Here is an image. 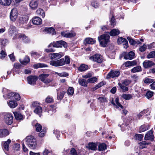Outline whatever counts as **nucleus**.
Here are the masks:
<instances>
[{"mask_svg":"<svg viewBox=\"0 0 155 155\" xmlns=\"http://www.w3.org/2000/svg\"><path fill=\"white\" fill-rule=\"evenodd\" d=\"M8 134L9 132L8 130L5 129L0 130V137H5Z\"/></svg>","mask_w":155,"mask_h":155,"instance_id":"obj_20","label":"nucleus"},{"mask_svg":"<svg viewBox=\"0 0 155 155\" xmlns=\"http://www.w3.org/2000/svg\"><path fill=\"white\" fill-rule=\"evenodd\" d=\"M26 144L30 148L35 149L37 146L36 139L32 136H28L25 138Z\"/></svg>","mask_w":155,"mask_h":155,"instance_id":"obj_2","label":"nucleus"},{"mask_svg":"<svg viewBox=\"0 0 155 155\" xmlns=\"http://www.w3.org/2000/svg\"><path fill=\"white\" fill-rule=\"evenodd\" d=\"M70 59L68 56H65L64 61V65L65 64H68L70 63Z\"/></svg>","mask_w":155,"mask_h":155,"instance_id":"obj_52","label":"nucleus"},{"mask_svg":"<svg viewBox=\"0 0 155 155\" xmlns=\"http://www.w3.org/2000/svg\"><path fill=\"white\" fill-rule=\"evenodd\" d=\"M74 93V89L73 87H70L68 89L67 93L68 95H72Z\"/></svg>","mask_w":155,"mask_h":155,"instance_id":"obj_48","label":"nucleus"},{"mask_svg":"<svg viewBox=\"0 0 155 155\" xmlns=\"http://www.w3.org/2000/svg\"><path fill=\"white\" fill-rule=\"evenodd\" d=\"M98 99L100 101L101 103H105L107 101L106 98L104 97H99L98 98Z\"/></svg>","mask_w":155,"mask_h":155,"instance_id":"obj_60","label":"nucleus"},{"mask_svg":"<svg viewBox=\"0 0 155 155\" xmlns=\"http://www.w3.org/2000/svg\"><path fill=\"white\" fill-rule=\"evenodd\" d=\"M49 74H42L39 76L38 78L39 80L44 83L47 84L50 83L51 81L48 79L47 78L49 76Z\"/></svg>","mask_w":155,"mask_h":155,"instance_id":"obj_5","label":"nucleus"},{"mask_svg":"<svg viewBox=\"0 0 155 155\" xmlns=\"http://www.w3.org/2000/svg\"><path fill=\"white\" fill-rule=\"evenodd\" d=\"M97 80V79L96 77H94L88 79L87 81L89 83H94L96 82Z\"/></svg>","mask_w":155,"mask_h":155,"instance_id":"obj_49","label":"nucleus"},{"mask_svg":"<svg viewBox=\"0 0 155 155\" xmlns=\"http://www.w3.org/2000/svg\"><path fill=\"white\" fill-rule=\"evenodd\" d=\"M8 42V40L6 39H1L0 41V45H1V49L3 48L5 45Z\"/></svg>","mask_w":155,"mask_h":155,"instance_id":"obj_43","label":"nucleus"},{"mask_svg":"<svg viewBox=\"0 0 155 155\" xmlns=\"http://www.w3.org/2000/svg\"><path fill=\"white\" fill-rule=\"evenodd\" d=\"M11 3V0H0V3L4 5H9Z\"/></svg>","mask_w":155,"mask_h":155,"instance_id":"obj_30","label":"nucleus"},{"mask_svg":"<svg viewBox=\"0 0 155 155\" xmlns=\"http://www.w3.org/2000/svg\"><path fill=\"white\" fill-rule=\"evenodd\" d=\"M17 38L22 39L23 41L25 43H28L30 41L29 39L27 37L22 34H18Z\"/></svg>","mask_w":155,"mask_h":155,"instance_id":"obj_17","label":"nucleus"},{"mask_svg":"<svg viewBox=\"0 0 155 155\" xmlns=\"http://www.w3.org/2000/svg\"><path fill=\"white\" fill-rule=\"evenodd\" d=\"M90 59L98 63H101L103 61L102 56L99 54H95L90 57Z\"/></svg>","mask_w":155,"mask_h":155,"instance_id":"obj_4","label":"nucleus"},{"mask_svg":"<svg viewBox=\"0 0 155 155\" xmlns=\"http://www.w3.org/2000/svg\"><path fill=\"white\" fill-rule=\"evenodd\" d=\"M32 21L34 25H40L41 23L42 20L39 17H35L32 19Z\"/></svg>","mask_w":155,"mask_h":155,"instance_id":"obj_18","label":"nucleus"},{"mask_svg":"<svg viewBox=\"0 0 155 155\" xmlns=\"http://www.w3.org/2000/svg\"><path fill=\"white\" fill-rule=\"evenodd\" d=\"M44 31H46L48 33L51 34L52 35L55 34L56 32L55 30L52 27L45 28Z\"/></svg>","mask_w":155,"mask_h":155,"instance_id":"obj_26","label":"nucleus"},{"mask_svg":"<svg viewBox=\"0 0 155 155\" xmlns=\"http://www.w3.org/2000/svg\"><path fill=\"white\" fill-rule=\"evenodd\" d=\"M5 121L8 125L11 124L13 122V117L11 114H6L4 116Z\"/></svg>","mask_w":155,"mask_h":155,"instance_id":"obj_7","label":"nucleus"},{"mask_svg":"<svg viewBox=\"0 0 155 155\" xmlns=\"http://www.w3.org/2000/svg\"><path fill=\"white\" fill-rule=\"evenodd\" d=\"M153 92L151 91H148L146 93V96L149 99L153 95Z\"/></svg>","mask_w":155,"mask_h":155,"instance_id":"obj_54","label":"nucleus"},{"mask_svg":"<svg viewBox=\"0 0 155 155\" xmlns=\"http://www.w3.org/2000/svg\"><path fill=\"white\" fill-rule=\"evenodd\" d=\"M88 69V66L87 65L82 64L78 68V71L82 72Z\"/></svg>","mask_w":155,"mask_h":155,"instance_id":"obj_28","label":"nucleus"},{"mask_svg":"<svg viewBox=\"0 0 155 155\" xmlns=\"http://www.w3.org/2000/svg\"><path fill=\"white\" fill-rule=\"evenodd\" d=\"M53 99L52 97H48L46 99V102L48 103H50L53 101Z\"/></svg>","mask_w":155,"mask_h":155,"instance_id":"obj_62","label":"nucleus"},{"mask_svg":"<svg viewBox=\"0 0 155 155\" xmlns=\"http://www.w3.org/2000/svg\"><path fill=\"white\" fill-rule=\"evenodd\" d=\"M142 71L141 68L140 66H137L134 67L131 70V72L135 73L141 71Z\"/></svg>","mask_w":155,"mask_h":155,"instance_id":"obj_34","label":"nucleus"},{"mask_svg":"<svg viewBox=\"0 0 155 155\" xmlns=\"http://www.w3.org/2000/svg\"><path fill=\"white\" fill-rule=\"evenodd\" d=\"M10 18L12 21H15L18 17V12L16 8L12 9L10 13Z\"/></svg>","mask_w":155,"mask_h":155,"instance_id":"obj_9","label":"nucleus"},{"mask_svg":"<svg viewBox=\"0 0 155 155\" xmlns=\"http://www.w3.org/2000/svg\"><path fill=\"white\" fill-rule=\"evenodd\" d=\"M47 67V65L41 63H37L34 64L33 65L34 68L35 69H37L39 68H45Z\"/></svg>","mask_w":155,"mask_h":155,"instance_id":"obj_27","label":"nucleus"},{"mask_svg":"<svg viewBox=\"0 0 155 155\" xmlns=\"http://www.w3.org/2000/svg\"><path fill=\"white\" fill-rule=\"evenodd\" d=\"M79 84L82 86L87 87V81L84 79H80L78 80Z\"/></svg>","mask_w":155,"mask_h":155,"instance_id":"obj_33","label":"nucleus"},{"mask_svg":"<svg viewBox=\"0 0 155 155\" xmlns=\"http://www.w3.org/2000/svg\"><path fill=\"white\" fill-rule=\"evenodd\" d=\"M127 40L122 37H120L117 40V43L118 45L121 44L127 41Z\"/></svg>","mask_w":155,"mask_h":155,"instance_id":"obj_47","label":"nucleus"},{"mask_svg":"<svg viewBox=\"0 0 155 155\" xmlns=\"http://www.w3.org/2000/svg\"><path fill=\"white\" fill-rule=\"evenodd\" d=\"M8 97L16 101H19L21 97L19 94L16 93H11L8 94Z\"/></svg>","mask_w":155,"mask_h":155,"instance_id":"obj_13","label":"nucleus"},{"mask_svg":"<svg viewBox=\"0 0 155 155\" xmlns=\"http://www.w3.org/2000/svg\"><path fill=\"white\" fill-rule=\"evenodd\" d=\"M147 57L148 59L154 58H155V51H152L149 53L147 55Z\"/></svg>","mask_w":155,"mask_h":155,"instance_id":"obj_44","label":"nucleus"},{"mask_svg":"<svg viewBox=\"0 0 155 155\" xmlns=\"http://www.w3.org/2000/svg\"><path fill=\"white\" fill-rule=\"evenodd\" d=\"M106 149V145L104 143L100 144L98 146L99 151H102Z\"/></svg>","mask_w":155,"mask_h":155,"instance_id":"obj_42","label":"nucleus"},{"mask_svg":"<svg viewBox=\"0 0 155 155\" xmlns=\"http://www.w3.org/2000/svg\"><path fill=\"white\" fill-rule=\"evenodd\" d=\"M144 139L145 140H150L151 141H153L154 140V135L153 131L150 130L148 131L145 135Z\"/></svg>","mask_w":155,"mask_h":155,"instance_id":"obj_11","label":"nucleus"},{"mask_svg":"<svg viewBox=\"0 0 155 155\" xmlns=\"http://www.w3.org/2000/svg\"><path fill=\"white\" fill-rule=\"evenodd\" d=\"M28 83L31 85H34L36 84L38 79L37 77L35 76H30L27 78Z\"/></svg>","mask_w":155,"mask_h":155,"instance_id":"obj_10","label":"nucleus"},{"mask_svg":"<svg viewBox=\"0 0 155 155\" xmlns=\"http://www.w3.org/2000/svg\"><path fill=\"white\" fill-rule=\"evenodd\" d=\"M46 132V130L45 129L43 128L42 130L39 133V136L40 137H43L44 136Z\"/></svg>","mask_w":155,"mask_h":155,"instance_id":"obj_59","label":"nucleus"},{"mask_svg":"<svg viewBox=\"0 0 155 155\" xmlns=\"http://www.w3.org/2000/svg\"><path fill=\"white\" fill-rule=\"evenodd\" d=\"M36 130L37 131L39 132L41 131L42 129V126L39 124H36L35 125Z\"/></svg>","mask_w":155,"mask_h":155,"instance_id":"obj_51","label":"nucleus"},{"mask_svg":"<svg viewBox=\"0 0 155 155\" xmlns=\"http://www.w3.org/2000/svg\"><path fill=\"white\" fill-rule=\"evenodd\" d=\"M130 81L128 80H124L121 81V83L125 86H127L130 83Z\"/></svg>","mask_w":155,"mask_h":155,"instance_id":"obj_50","label":"nucleus"},{"mask_svg":"<svg viewBox=\"0 0 155 155\" xmlns=\"http://www.w3.org/2000/svg\"><path fill=\"white\" fill-rule=\"evenodd\" d=\"M132 96L130 94H123L121 97L126 100H129L132 97Z\"/></svg>","mask_w":155,"mask_h":155,"instance_id":"obj_46","label":"nucleus"},{"mask_svg":"<svg viewBox=\"0 0 155 155\" xmlns=\"http://www.w3.org/2000/svg\"><path fill=\"white\" fill-rule=\"evenodd\" d=\"M147 48V45L145 44H143V45L141 46L139 48V51L141 52H143L145 51Z\"/></svg>","mask_w":155,"mask_h":155,"instance_id":"obj_57","label":"nucleus"},{"mask_svg":"<svg viewBox=\"0 0 155 155\" xmlns=\"http://www.w3.org/2000/svg\"><path fill=\"white\" fill-rule=\"evenodd\" d=\"M118 84L120 87V88L124 92H125L128 91V88L124 86V85L123 84L120 83H119Z\"/></svg>","mask_w":155,"mask_h":155,"instance_id":"obj_39","label":"nucleus"},{"mask_svg":"<svg viewBox=\"0 0 155 155\" xmlns=\"http://www.w3.org/2000/svg\"><path fill=\"white\" fill-rule=\"evenodd\" d=\"M62 46L64 48H66L67 46V44L64 41L62 40L58 41L55 43H51L48 46L49 48L46 49L45 51L47 52H53L54 51V50L53 48H51L52 46L53 47L59 48L61 47Z\"/></svg>","mask_w":155,"mask_h":155,"instance_id":"obj_1","label":"nucleus"},{"mask_svg":"<svg viewBox=\"0 0 155 155\" xmlns=\"http://www.w3.org/2000/svg\"><path fill=\"white\" fill-rule=\"evenodd\" d=\"M110 36L108 34H103L98 37L100 44L103 47H106L110 41Z\"/></svg>","mask_w":155,"mask_h":155,"instance_id":"obj_3","label":"nucleus"},{"mask_svg":"<svg viewBox=\"0 0 155 155\" xmlns=\"http://www.w3.org/2000/svg\"><path fill=\"white\" fill-rule=\"evenodd\" d=\"M61 35L65 38H71L74 36L76 34L74 32H72L71 33H67L66 32H62L61 33Z\"/></svg>","mask_w":155,"mask_h":155,"instance_id":"obj_15","label":"nucleus"},{"mask_svg":"<svg viewBox=\"0 0 155 155\" xmlns=\"http://www.w3.org/2000/svg\"><path fill=\"white\" fill-rule=\"evenodd\" d=\"M88 147L89 149L94 150L96 149L97 145L94 143H90L88 144Z\"/></svg>","mask_w":155,"mask_h":155,"instance_id":"obj_40","label":"nucleus"},{"mask_svg":"<svg viewBox=\"0 0 155 155\" xmlns=\"http://www.w3.org/2000/svg\"><path fill=\"white\" fill-rule=\"evenodd\" d=\"M118 98H117L115 99V102L116 103V104L115 105L116 106L117 108H119V107H121V108H123V107L119 103Z\"/></svg>","mask_w":155,"mask_h":155,"instance_id":"obj_55","label":"nucleus"},{"mask_svg":"<svg viewBox=\"0 0 155 155\" xmlns=\"http://www.w3.org/2000/svg\"><path fill=\"white\" fill-rule=\"evenodd\" d=\"M127 39L128 40L130 44L132 45H134L136 44L135 41L132 39L131 37H127Z\"/></svg>","mask_w":155,"mask_h":155,"instance_id":"obj_53","label":"nucleus"},{"mask_svg":"<svg viewBox=\"0 0 155 155\" xmlns=\"http://www.w3.org/2000/svg\"><path fill=\"white\" fill-rule=\"evenodd\" d=\"M123 53H125L124 55V58L125 59L131 60L134 58L135 54L133 51H130L127 53H126L125 52Z\"/></svg>","mask_w":155,"mask_h":155,"instance_id":"obj_14","label":"nucleus"},{"mask_svg":"<svg viewBox=\"0 0 155 155\" xmlns=\"http://www.w3.org/2000/svg\"><path fill=\"white\" fill-rule=\"evenodd\" d=\"M50 65L55 66H59L64 65V59L61 58L56 61H52L50 63Z\"/></svg>","mask_w":155,"mask_h":155,"instance_id":"obj_8","label":"nucleus"},{"mask_svg":"<svg viewBox=\"0 0 155 155\" xmlns=\"http://www.w3.org/2000/svg\"><path fill=\"white\" fill-rule=\"evenodd\" d=\"M70 155H78L76 150L74 148H72L70 151Z\"/></svg>","mask_w":155,"mask_h":155,"instance_id":"obj_61","label":"nucleus"},{"mask_svg":"<svg viewBox=\"0 0 155 155\" xmlns=\"http://www.w3.org/2000/svg\"><path fill=\"white\" fill-rule=\"evenodd\" d=\"M135 137L137 140L141 141L143 139V136L142 134H137L135 135Z\"/></svg>","mask_w":155,"mask_h":155,"instance_id":"obj_56","label":"nucleus"},{"mask_svg":"<svg viewBox=\"0 0 155 155\" xmlns=\"http://www.w3.org/2000/svg\"><path fill=\"white\" fill-rule=\"evenodd\" d=\"M9 32L11 34H14L16 35V37H18V34L16 31V28L14 26L12 25L10 26L9 29Z\"/></svg>","mask_w":155,"mask_h":155,"instance_id":"obj_23","label":"nucleus"},{"mask_svg":"<svg viewBox=\"0 0 155 155\" xmlns=\"http://www.w3.org/2000/svg\"><path fill=\"white\" fill-rule=\"evenodd\" d=\"M95 42V40L90 38H86L84 41V43L85 44H93Z\"/></svg>","mask_w":155,"mask_h":155,"instance_id":"obj_25","label":"nucleus"},{"mask_svg":"<svg viewBox=\"0 0 155 155\" xmlns=\"http://www.w3.org/2000/svg\"><path fill=\"white\" fill-rule=\"evenodd\" d=\"M150 144V143L147 142L146 141H143L139 143L140 147V148H143L146 147V146Z\"/></svg>","mask_w":155,"mask_h":155,"instance_id":"obj_38","label":"nucleus"},{"mask_svg":"<svg viewBox=\"0 0 155 155\" xmlns=\"http://www.w3.org/2000/svg\"><path fill=\"white\" fill-rule=\"evenodd\" d=\"M36 13L39 15L42 16L43 17L45 16V13L44 11L41 9H39L36 12Z\"/></svg>","mask_w":155,"mask_h":155,"instance_id":"obj_45","label":"nucleus"},{"mask_svg":"<svg viewBox=\"0 0 155 155\" xmlns=\"http://www.w3.org/2000/svg\"><path fill=\"white\" fill-rule=\"evenodd\" d=\"M39 105L40 103L37 101L34 102L32 104V106L34 107H35V108L38 107H39Z\"/></svg>","mask_w":155,"mask_h":155,"instance_id":"obj_64","label":"nucleus"},{"mask_svg":"<svg viewBox=\"0 0 155 155\" xmlns=\"http://www.w3.org/2000/svg\"><path fill=\"white\" fill-rule=\"evenodd\" d=\"M143 67L145 68H148L155 65L154 62L149 60H145L143 63Z\"/></svg>","mask_w":155,"mask_h":155,"instance_id":"obj_12","label":"nucleus"},{"mask_svg":"<svg viewBox=\"0 0 155 155\" xmlns=\"http://www.w3.org/2000/svg\"><path fill=\"white\" fill-rule=\"evenodd\" d=\"M14 116L15 119L18 120H20L23 119V116L19 113L17 112H14Z\"/></svg>","mask_w":155,"mask_h":155,"instance_id":"obj_31","label":"nucleus"},{"mask_svg":"<svg viewBox=\"0 0 155 155\" xmlns=\"http://www.w3.org/2000/svg\"><path fill=\"white\" fill-rule=\"evenodd\" d=\"M62 57V55L60 54L59 53H52L51 54V59H58Z\"/></svg>","mask_w":155,"mask_h":155,"instance_id":"obj_32","label":"nucleus"},{"mask_svg":"<svg viewBox=\"0 0 155 155\" xmlns=\"http://www.w3.org/2000/svg\"><path fill=\"white\" fill-rule=\"evenodd\" d=\"M28 20V17L27 16H23L19 18V21L20 23L24 24L26 23Z\"/></svg>","mask_w":155,"mask_h":155,"instance_id":"obj_24","label":"nucleus"},{"mask_svg":"<svg viewBox=\"0 0 155 155\" xmlns=\"http://www.w3.org/2000/svg\"><path fill=\"white\" fill-rule=\"evenodd\" d=\"M21 63L23 64H27L30 61V58L28 56H26L24 60L22 61L20 60Z\"/></svg>","mask_w":155,"mask_h":155,"instance_id":"obj_37","label":"nucleus"},{"mask_svg":"<svg viewBox=\"0 0 155 155\" xmlns=\"http://www.w3.org/2000/svg\"><path fill=\"white\" fill-rule=\"evenodd\" d=\"M149 128V126L148 125L143 124L141 125L139 129V132L141 133L146 131Z\"/></svg>","mask_w":155,"mask_h":155,"instance_id":"obj_22","label":"nucleus"},{"mask_svg":"<svg viewBox=\"0 0 155 155\" xmlns=\"http://www.w3.org/2000/svg\"><path fill=\"white\" fill-rule=\"evenodd\" d=\"M120 74V72L118 71H115L111 70L108 73L106 76L107 79H109L110 78H114L118 77Z\"/></svg>","mask_w":155,"mask_h":155,"instance_id":"obj_6","label":"nucleus"},{"mask_svg":"<svg viewBox=\"0 0 155 155\" xmlns=\"http://www.w3.org/2000/svg\"><path fill=\"white\" fill-rule=\"evenodd\" d=\"M137 64V62L136 60H134L132 61H128L124 63L125 66L126 67H128L131 66H134Z\"/></svg>","mask_w":155,"mask_h":155,"instance_id":"obj_21","label":"nucleus"},{"mask_svg":"<svg viewBox=\"0 0 155 155\" xmlns=\"http://www.w3.org/2000/svg\"><path fill=\"white\" fill-rule=\"evenodd\" d=\"M34 112L38 114L39 116H40L42 112V109L41 107H36L35 109L34 110Z\"/></svg>","mask_w":155,"mask_h":155,"instance_id":"obj_35","label":"nucleus"},{"mask_svg":"<svg viewBox=\"0 0 155 155\" xmlns=\"http://www.w3.org/2000/svg\"><path fill=\"white\" fill-rule=\"evenodd\" d=\"M6 55V52L3 51V50L0 53V58L1 59L4 58Z\"/></svg>","mask_w":155,"mask_h":155,"instance_id":"obj_58","label":"nucleus"},{"mask_svg":"<svg viewBox=\"0 0 155 155\" xmlns=\"http://www.w3.org/2000/svg\"><path fill=\"white\" fill-rule=\"evenodd\" d=\"M65 92L63 91L58 90L57 91V99L58 100H61L63 98Z\"/></svg>","mask_w":155,"mask_h":155,"instance_id":"obj_19","label":"nucleus"},{"mask_svg":"<svg viewBox=\"0 0 155 155\" xmlns=\"http://www.w3.org/2000/svg\"><path fill=\"white\" fill-rule=\"evenodd\" d=\"M11 140L8 139L7 141L5 142L4 144V149L6 150H9V144L11 143Z\"/></svg>","mask_w":155,"mask_h":155,"instance_id":"obj_41","label":"nucleus"},{"mask_svg":"<svg viewBox=\"0 0 155 155\" xmlns=\"http://www.w3.org/2000/svg\"><path fill=\"white\" fill-rule=\"evenodd\" d=\"M58 75L59 76L61 77H66L68 76V73L64 72H63L61 73H58Z\"/></svg>","mask_w":155,"mask_h":155,"instance_id":"obj_63","label":"nucleus"},{"mask_svg":"<svg viewBox=\"0 0 155 155\" xmlns=\"http://www.w3.org/2000/svg\"><path fill=\"white\" fill-rule=\"evenodd\" d=\"M120 33V31L117 29H113L110 32V35L111 36H116L118 35Z\"/></svg>","mask_w":155,"mask_h":155,"instance_id":"obj_29","label":"nucleus"},{"mask_svg":"<svg viewBox=\"0 0 155 155\" xmlns=\"http://www.w3.org/2000/svg\"><path fill=\"white\" fill-rule=\"evenodd\" d=\"M38 2L37 0H32L30 3L29 6L31 8L35 9L38 8Z\"/></svg>","mask_w":155,"mask_h":155,"instance_id":"obj_16","label":"nucleus"},{"mask_svg":"<svg viewBox=\"0 0 155 155\" xmlns=\"http://www.w3.org/2000/svg\"><path fill=\"white\" fill-rule=\"evenodd\" d=\"M8 106L11 108H14L18 105L17 102L13 101H11L8 103Z\"/></svg>","mask_w":155,"mask_h":155,"instance_id":"obj_36","label":"nucleus"}]
</instances>
